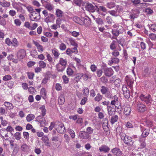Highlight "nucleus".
Here are the masks:
<instances>
[{"instance_id":"nucleus-1","label":"nucleus","mask_w":156,"mask_h":156,"mask_svg":"<svg viewBox=\"0 0 156 156\" xmlns=\"http://www.w3.org/2000/svg\"><path fill=\"white\" fill-rule=\"evenodd\" d=\"M107 98L109 99L112 100L111 102V105H114L115 108L117 109L121 108L120 103L119 101L118 97L116 95H113L112 94H108L107 95Z\"/></svg>"},{"instance_id":"nucleus-2","label":"nucleus","mask_w":156,"mask_h":156,"mask_svg":"<svg viewBox=\"0 0 156 156\" xmlns=\"http://www.w3.org/2000/svg\"><path fill=\"white\" fill-rule=\"evenodd\" d=\"M120 136L121 139L123 141L124 143L126 144L129 146L133 145L134 142L131 137L126 135L125 134L123 133H120Z\"/></svg>"},{"instance_id":"nucleus-3","label":"nucleus","mask_w":156,"mask_h":156,"mask_svg":"<svg viewBox=\"0 0 156 156\" xmlns=\"http://www.w3.org/2000/svg\"><path fill=\"white\" fill-rule=\"evenodd\" d=\"M55 129L59 133H63L65 132V127L63 124L59 122H55Z\"/></svg>"},{"instance_id":"nucleus-4","label":"nucleus","mask_w":156,"mask_h":156,"mask_svg":"<svg viewBox=\"0 0 156 156\" xmlns=\"http://www.w3.org/2000/svg\"><path fill=\"white\" fill-rule=\"evenodd\" d=\"M139 98L142 101L145 102L147 104L151 103L152 101L151 96L150 95L141 94Z\"/></svg>"},{"instance_id":"nucleus-5","label":"nucleus","mask_w":156,"mask_h":156,"mask_svg":"<svg viewBox=\"0 0 156 156\" xmlns=\"http://www.w3.org/2000/svg\"><path fill=\"white\" fill-rule=\"evenodd\" d=\"M100 91L102 94H105V97L107 98V95L108 94H112L110 91L109 88L104 86H102L101 87Z\"/></svg>"},{"instance_id":"nucleus-6","label":"nucleus","mask_w":156,"mask_h":156,"mask_svg":"<svg viewBox=\"0 0 156 156\" xmlns=\"http://www.w3.org/2000/svg\"><path fill=\"white\" fill-rule=\"evenodd\" d=\"M81 25H84L86 27H89L91 23V21L90 19L87 17L85 18L82 17Z\"/></svg>"},{"instance_id":"nucleus-7","label":"nucleus","mask_w":156,"mask_h":156,"mask_svg":"<svg viewBox=\"0 0 156 156\" xmlns=\"http://www.w3.org/2000/svg\"><path fill=\"white\" fill-rule=\"evenodd\" d=\"M30 18L32 21H37L40 18V14L37 13L35 11H34L30 15Z\"/></svg>"},{"instance_id":"nucleus-8","label":"nucleus","mask_w":156,"mask_h":156,"mask_svg":"<svg viewBox=\"0 0 156 156\" xmlns=\"http://www.w3.org/2000/svg\"><path fill=\"white\" fill-rule=\"evenodd\" d=\"M26 55V51L23 49L20 50L17 53V57L20 60L23 58Z\"/></svg>"},{"instance_id":"nucleus-9","label":"nucleus","mask_w":156,"mask_h":156,"mask_svg":"<svg viewBox=\"0 0 156 156\" xmlns=\"http://www.w3.org/2000/svg\"><path fill=\"white\" fill-rule=\"evenodd\" d=\"M125 80L126 82L127 85L131 88L133 89V84L134 83V80L133 79L126 77Z\"/></svg>"},{"instance_id":"nucleus-10","label":"nucleus","mask_w":156,"mask_h":156,"mask_svg":"<svg viewBox=\"0 0 156 156\" xmlns=\"http://www.w3.org/2000/svg\"><path fill=\"white\" fill-rule=\"evenodd\" d=\"M104 73L106 76L110 77L113 74L114 71L111 68H105L104 69Z\"/></svg>"},{"instance_id":"nucleus-11","label":"nucleus","mask_w":156,"mask_h":156,"mask_svg":"<svg viewBox=\"0 0 156 156\" xmlns=\"http://www.w3.org/2000/svg\"><path fill=\"white\" fill-rule=\"evenodd\" d=\"M137 108L139 112H144L147 109L145 105L140 102H139L137 104Z\"/></svg>"},{"instance_id":"nucleus-12","label":"nucleus","mask_w":156,"mask_h":156,"mask_svg":"<svg viewBox=\"0 0 156 156\" xmlns=\"http://www.w3.org/2000/svg\"><path fill=\"white\" fill-rule=\"evenodd\" d=\"M86 9L89 12H94L96 9L97 7L94 6L91 4H88L85 7Z\"/></svg>"},{"instance_id":"nucleus-13","label":"nucleus","mask_w":156,"mask_h":156,"mask_svg":"<svg viewBox=\"0 0 156 156\" xmlns=\"http://www.w3.org/2000/svg\"><path fill=\"white\" fill-rule=\"evenodd\" d=\"M111 151L114 155L116 156H120L122 154V151H120V149L117 147H115L112 149Z\"/></svg>"},{"instance_id":"nucleus-14","label":"nucleus","mask_w":156,"mask_h":156,"mask_svg":"<svg viewBox=\"0 0 156 156\" xmlns=\"http://www.w3.org/2000/svg\"><path fill=\"white\" fill-rule=\"evenodd\" d=\"M79 136L80 138L85 139H88L90 136L89 134L84 131H80L79 133Z\"/></svg>"},{"instance_id":"nucleus-15","label":"nucleus","mask_w":156,"mask_h":156,"mask_svg":"<svg viewBox=\"0 0 156 156\" xmlns=\"http://www.w3.org/2000/svg\"><path fill=\"white\" fill-rule=\"evenodd\" d=\"M34 44L37 47L38 52L42 53L44 51V49L43 47L37 41H33Z\"/></svg>"},{"instance_id":"nucleus-16","label":"nucleus","mask_w":156,"mask_h":156,"mask_svg":"<svg viewBox=\"0 0 156 156\" xmlns=\"http://www.w3.org/2000/svg\"><path fill=\"white\" fill-rule=\"evenodd\" d=\"M110 150V148L105 145H102L99 147V150L100 152H104L105 153L108 152Z\"/></svg>"},{"instance_id":"nucleus-17","label":"nucleus","mask_w":156,"mask_h":156,"mask_svg":"<svg viewBox=\"0 0 156 156\" xmlns=\"http://www.w3.org/2000/svg\"><path fill=\"white\" fill-rule=\"evenodd\" d=\"M143 129L141 127V131H142V133L141 136H142V138H145L149 134L150 130L149 129H145L144 130H143Z\"/></svg>"},{"instance_id":"nucleus-18","label":"nucleus","mask_w":156,"mask_h":156,"mask_svg":"<svg viewBox=\"0 0 156 156\" xmlns=\"http://www.w3.org/2000/svg\"><path fill=\"white\" fill-rule=\"evenodd\" d=\"M43 14L44 15V20L47 23L51 22V20L49 18V15L48 12L46 10H44L42 12Z\"/></svg>"},{"instance_id":"nucleus-19","label":"nucleus","mask_w":156,"mask_h":156,"mask_svg":"<svg viewBox=\"0 0 156 156\" xmlns=\"http://www.w3.org/2000/svg\"><path fill=\"white\" fill-rule=\"evenodd\" d=\"M37 120L38 122L41 125H42L46 123L45 119L43 116H38L37 117Z\"/></svg>"},{"instance_id":"nucleus-20","label":"nucleus","mask_w":156,"mask_h":156,"mask_svg":"<svg viewBox=\"0 0 156 156\" xmlns=\"http://www.w3.org/2000/svg\"><path fill=\"white\" fill-rule=\"evenodd\" d=\"M41 140L44 142L46 145L50 146L49 140L47 136H43L41 138Z\"/></svg>"},{"instance_id":"nucleus-21","label":"nucleus","mask_w":156,"mask_h":156,"mask_svg":"<svg viewBox=\"0 0 156 156\" xmlns=\"http://www.w3.org/2000/svg\"><path fill=\"white\" fill-rule=\"evenodd\" d=\"M131 111V108L130 106H125L124 108V113L127 115H130Z\"/></svg>"},{"instance_id":"nucleus-22","label":"nucleus","mask_w":156,"mask_h":156,"mask_svg":"<svg viewBox=\"0 0 156 156\" xmlns=\"http://www.w3.org/2000/svg\"><path fill=\"white\" fill-rule=\"evenodd\" d=\"M58 63L66 67L67 65V60L65 59H63L62 58H59Z\"/></svg>"},{"instance_id":"nucleus-23","label":"nucleus","mask_w":156,"mask_h":156,"mask_svg":"<svg viewBox=\"0 0 156 156\" xmlns=\"http://www.w3.org/2000/svg\"><path fill=\"white\" fill-rule=\"evenodd\" d=\"M52 52L55 58H58L60 55L58 50L56 48H54L52 49Z\"/></svg>"},{"instance_id":"nucleus-24","label":"nucleus","mask_w":156,"mask_h":156,"mask_svg":"<svg viewBox=\"0 0 156 156\" xmlns=\"http://www.w3.org/2000/svg\"><path fill=\"white\" fill-rule=\"evenodd\" d=\"M56 69L58 72H62L63 71L65 68L66 67L63 66L62 65L60 64L59 63H57L56 66Z\"/></svg>"},{"instance_id":"nucleus-25","label":"nucleus","mask_w":156,"mask_h":156,"mask_svg":"<svg viewBox=\"0 0 156 156\" xmlns=\"http://www.w3.org/2000/svg\"><path fill=\"white\" fill-rule=\"evenodd\" d=\"M64 12L59 9H57L55 12V15L59 18H61L63 16Z\"/></svg>"},{"instance_id":"nucleus-26","label":"nucleus","mask_w":156,"mask_h":156,"mask_svg":"<svg viewBox=\"0 0 156 156\" xmlns=\"http://www.w3.org/2000/svg\"><path fill=\"white\" fill-rule=\"evenodd\" d=\"M107 108L109 115H112L114 114L115 110L114 108L111 107L110 106H108Z\"/></svg>"},{"instance_id":"nucleus-27","label":"nucleus","mask_w":156,"mask_h":156,"mask_svg":"<svg viewBox=\"0 0 156 156\" xmlns=\"http://www.w3.org/2000/svg\"><path fill=\"white\" fill-rule=\"evenodd\" d=\"M145 139L144 138H140L139 141L140 143V146L141 148L145 147L146 146V143L145 142Z\"/></svg>"},{"instance_id":"nucleus-28","label":"nucleus","mask_w":156,"mask_h":156,"mask_svg":"<svg viewBox=\"0 0 156 156\" xmlns=\"http://www.w3.org/2000/svg\"><path fill=\"white\" fill-rule=\"evenodd\" d=\"M35 118L34 115L32 114H30L27 115L26 117V119L27 122H30L33 120Z\"/></svg>"},{"instance_id":"nucleus-29","label":"nucleus","mask_w":156,"mask_h":156,"mask_svg":"<svg viewBox=\"0 0 156 156\" xmlns=\"http://www.w3.org/2000/svg\"><path fill=\"white\" fill-rule=\"evenodd\" d=\"M0 5L3 7H7L10 6V3L6 1H3L2 2H0Z\"/></svg>"},{"instance_id":"nucleus-30","label":"nucleus","mask_w":156,"mask_h":156,"mask_svg":"<svg viewBox=\"0 0 156 156\" xmlns=\"http://www.w3.org/2000/svg\"><path fill=\"white\" fill-rule=\"evenodd\" d=\"M0 120H1V125L4 126H6L8 124V122L7 121L4 119L2 116L0 117Z\"/></svg>"},{"instance_id":"nucleus-31","label":"nucleus","mask_w":156,"mask_h":156,"mask_svg":"<svg viewBox=\"0 0 156 156\" xmlns=\"http://www.w3.org/2000/svg\"><path fill=\"white\" fill-rule=\"evenodd\" d=\"M11 45L14 47H17L19 45V43L16 38H13L11 41Z\"/></svg>"},{"instance_id":"nucleus-32","label":"nucleus","mask_w":156,"mask_h":156,"mask_svg":"<svg viewBox=\"0 0 156 156\" xmlns=\"http://www.w3.org/2000/svg\"><path fill=\"white\" fill-rule=\"evenodd\" d=\"M73 20L80 25H81V24L82 23V17L80 18L77 16H75L73 18Z\"/></svg>"},{"instance_id":"nucleus-33","label":"nucleus","mask_w":156,"mask_h":156,"mask_svg":"<svg viewBox=\"0 0 156 156\" xmlns=\"http://www.w3.org/2000/svg\"><path fill=\"white\" fill-rule=\"evenodd\" d=\"M29 149V147L26 144H23L22 145L21 147V149L22 150L24 151H27Z\"/></svg>"},{"instance_id":"nucleus-34","label":"nucleus","mask_w":156,"mask_h":156,"mask_svg":"<svg viewBox=\"0 0 156 156\" xmlns=\"http://www.w3.org/2000/svg\"><path fill=\"white\" fill-rule=\"evenodd\" d=\"M118 119V116L117 115H115L112 116L111 119V122L112 124H113L116 122Z\"/></svg>"},{"instance_id":"nucleus-35","label":"nucleus","mask_w":156,"mask_h":156,"mask_svg":"<svg viewBox=\"0 0 156 156\" xmlns=\"http://www.w3.org/2000/svg\"><path fill=\"white\" fill-rule=\"evenodd\" d=\"M45 8L49 11H51L53 10L54 6L52 5L50 3H48L46 5Z\"/></svg>"},{"instance_id":"nucleus-36","label":"nucleus","mask_w":156,"mask_h":156,"mask_svg":"<svg viewBox=\"0 0 156 156\" xmlns=\"http://www.w3.org/2000/svg\"><path fill=\"white\" fill-rule=\"evenodd\" d=\"M22 98L21 96L19 94H16L14 96V99L18 102H20L22 100Z\"/></svg>"},{"instance_id":"nucleus-37","label":"nucleus","mask_w":156,"mask_h":156,"mask_svg":"<svg viewBox=\"0 0 156 156\" xmlns=\"http://www.w3.org/2000/svg\"><path fill=\"white\" fill-rule=\"evenodd\" d=\"M39 66L41 68L44 69L46 67V63L44 61H40L38 62Z\"/></svg>"},{"instance_id":"nucleus-38","label":"nucleus","mask_w":156,"mask_h":156,"mask_svg":"<svg viewBox=\"0 0 156 156\" xmlns=\"http://www.w3.org/2000/svg\"><path fill=\"white\" fill-rule=\"evenodd\" d=\"M66 48V45L63 43H61L59 44V49L61 51H64Z\"/></svg>"},{"instance_id":"nucleus-39","label":"nucleus","mask_w":156,"mask_h":156,"mask_svg":"<svg viewBox=\"0 0 156 156\" xmlns=\"http://www.w3.org/2000/svg\"><path fill=\"white\" fill-rule=\"evenodd\" d=\"M58 101L59 104H63L65 102V99L64 97L62 96H60L58 98Z\"/></svg>"},{"instance_id":"nucleus-40","label":"nucleus","mask_w":156,"mask_h":156,"mask_svg":"<svg viewBox=\"0 0 156 156\" xmlns=\"http://www.w3.org/2000/svg\"><path fill=\"white\" fill-rule=\"evenodd\" d=\"M106 6L110 9H111L115 6V3L113 2H108Z\"/></svg>"},{"instance_id":"nucleus-41","label":"nucleus","mask_w":156,"mask_h":156,"mask_svg":"<svg viewBox=\"0 0 156 156\" xmlns=\"http://www.w3.org/2000/svg\"><path fill=\"white\" fill-rule=\"evenodd\" d=\"M7 132H10L11 134L13 135V134L12 133V132H14V129L11 126H8L5 129Z\"/></svg>"},{"instance_id":"nucleus-42","label":"nucleus","mask_w":156,"mask_h":156,"mask_svg":"<svg viewBox=\"0 0 156 156\" xmlns=\"http://www.w3.org/2000/svg\"><path fill=\"white\" fill-rule=\"evenodd\" d=\"M83 94L85 97H87L89 94V90L87 87H85L83 90Z\"/></svg>"},{"instance_id":"nucleus-43","label":"nucleus","mask_w":156,"mask_h":156,"mask_svg":"<svg viewBox=\"0 0 156 156\" xmlns=\"http://www.w3.org/2000/svg\"><path fill=\"white\" fill-rule=\"evenodd\" d=\"M15 138L17 140H19L21 139V133L20 132H16L14 135Z\"/></svg>"},{"instance_id":"nucleus-44","label":"nucleus","mask_w":156,"mask_h":156,"mask_svg":"<svg viewBox=\"0 0 156 156\" xmlns=\"http://www.w3.org/2000/svg\"><path fill=\"white\" fill-rule=\"evenodd\" d=\"M66 71L67 75L69 76H72L74 73V71L73 69L69 68H67Z\"/></svg>"},{"instance_id":"nucleus-45","label":"nucleus","mask_w":156,"mask_h":156,"mask_svg":"<svg viewBox=\"0 0 156 156\" xmlns=\"http://www.w3.org/2000/svg\"><path fill=\"white\" fill-rule=\"evenodd\" d=\"M7 132L5 129H2L0 130V134L2 137L4 138V136Z\"/></svg>"},{"instance_id":"nucleus-46","label":"nucleus","mask_w":156,"mask_h":156,"mask_svg":"<svg viewBox=\"0 0 156 156\" xmlns=\"http://www.w3.org/2000/svg\"><path fill=\"white\" fill-rule=\"evenodd\" d=\"M150 53L152 55V56L156 57V49L152 48L150 50Z\"/></svg>"},{"instance_id":"nucleus-47","label":"nucleus","mask_w":156,"mask_h":156,"mask_svg":"<svg viewBox=\"0 0 156 156\" xmlns=\"http://www.w3.org/2000/svg\"><path fill=\"white\" fill-rule=\"evenodd\" d=\"M102 98V97L101 94L99 93H98L97 94L96 97L94 98L95 101L98 102L100 101Z\"/></svg>"},{"instance_id":"nucleus-48","label":"nucleus","mask_w":156,"mask_h":156,"mask_svg":"<svg viewBox=\"0 0 156 156\" xmlns=\"http://www.w3.org/2000/svg\"><path fill=\"white\" fill-rule=\"evenodd\" d=\"M150 29L154 32H156V24H151L149 27Z\"/></svg>"},{"instance_id":"nucleus-49","label":"nucleus","mask_w":156,"mask_h":156,"mask_svg":"<svg viewBox=\"0 0 156 156\" xmlns=\"http://www.w3.org/2000/svg\"><path fill=\"white\" fill-rule=\"evenodd\" d=\"M69 41L71 45L75 47H77L78 44L74 40L70 39H69Z\"/></svg>"},{"instance_id":"nucleus-50","label":"nucleus","mask_w":156,"mask_h":156,"mask_svg":"<svg viewBox=\"0 0 156 156\" xmlns=\"http://www.w3.org/2000/svg\"><path fill=\"white\" fill-rule=\"evenodd\" d=\"M125 97L127 99L129 98L130 97V92L129 90L123 92Z\"/></svg>"},{"instance_id":"nucleus-51","label":"nucleus","mask_w":156,"mask_h":156,"mask_svg":"<svg viewBox=\"0 0 156 156\" xmlns=\"http://www.w3.org/2000/svg\"><path fill=\"white\" fill-rule=\"evenodd\" d=\"M112 33L114 37H117L119 35V32L116 30H112Z\"/></svg>"},{"instance_id":"nucleus-52","label":"nucleus","mask_w":156,"mask_h":156,"mask_svg":"<svg viewBox=\"0 0 156 156\" xmlns=\"http://www.w3.org/2000/svg\"><path fill=\"white\" fill-rule=\"evenodd\" d=\"M62 20L60 18H58L56 21V24L58 27V28L60 27V25L62 23Z\"/></svg>"},{"instance_id":"nucleus-53","label":"nucleus","mask_w":156,"mask_h":156,"mask_svg":"<svg viewBox=\"0 0 156 156\" xmlns=\"http://www.w3.org/2000/svg\"><path fill=\"white\" fill-rule=\"evenodd\" d=\"M95 21L97 23L100 25H102L104 23L102 20L100 18H97Z\"/></svg>"},{"instance_id":"nucleus-54","label":"nucleus","mask_w":156,"mask_h":156,"mask_svg":"<svg viewBox=\"0 0 156 156\" xmlns=\"http://www.w3.org/2000/svg\"><path fill=\"white\" fill-rule=\"evenodd\" d=\"M71 33L72 36L75 37H78L80 34L79 32H76L75 31H73Z\"/></svg>"},{"instance_id":"nucleus-55","label":"nucleus","mask_w":156,"mask_h":156,"mask_svg":"<svg viewBox=\"0 0 156 156\" xmlns=\"http://www.w3.org/2000/svg\"><path fill=\"white\" fill-rule=\"evenodd\" d=\"M14 23L16 26H20L21 23L20 20L18 19H16L14 20Z\"/></svg>"},{"instance_id":"nucleus-56","label":"nucleus","mask_w":156,"mask_h":156,"mask_svg":"<svg viewBox=\"0 0 156 156\" xmlns=\"http://www.w3.org/2000/svg\"><path fill=\"white\" fill-rule=\"evenodd\" d=\"M108 12L112 15L117 16H118V15L117 14V12L115 10H112V11H108Z\"/></svg>"},{"instance_id":"nucleus-57","label":"nucleus","mask_w":156,"mask_h":156,"mask_svg":"<svg viewBox=\"0 0 156 156\" xmlns=\"http://www.w3.org/2000/svg\"><path fill=\"white\" fill-rule=\"evenodd\" d=\"M4 105L7 108H10L13 107L12 104L8 102H4Z\"/></svg>"},{"instance_id":"nucleus-58","label":"nucleus","mask_w":156,"mask_h":156,"mask_svg":"<svg viewBox=\"0 0 156 156\" xmlns=\"http://www.w3.org/2000/svg\"><path fill=\"white\" fill-rule=\"evenodd\" d=\"M68 131L69 133L70 134L71 137L72 138H74L75 137V134L74 131L71 129H69L68 130Z\"/></svg>"},{"instance_id":"nucleus-59","label":"nucleus","mask_w":156,"mask_h":156,"mask_svg":"<svg viewBox=\"0 0 156 156\" xmlns=\"http://www.w3.org/2000/svg\"><path fill=\"white\" fill-rule=\"evenodd\" d=\"M98 9H99V10L102 11L103 12L107 13V10L105 7L103 6H100Z\"/></svg>"},{"instance_id":"nucleus-60","label":"nucleus","mask_w":156,"mask_h":156,"mask_svg":"<svg viewBox=\"0 0 156 156\" xmlns=\"http://www.w3.org/2000/svg\"><path fill=\"white\" fill-rule=\"evenodd\" d=\"M11 78L12 77L10 75H7L3 77V80L4 81H7L11 80Z\"/></svg>"},{"instance_id":"nucleus-61","label":"nucleus","mask_w":156,"mask_h":156,"mask_svg":"<svg viewBox=\"0 0 156 156\" xmlns=\"http://www.w3.org/2000/svg\"><path fill=\"white\" fill-rule=\"evenodd\" d=\"M41 115L42 116H44L45 114L46 110L45 109V107L44 106H42L41 108Z\"/></svg>"},{"instance_id":"nucleus-62","label":"nucleus","mask_w":156,"mask_h":156,"mask_svg":"<svg viewBox=\"0 0 156 156\" xmlns=\"http://www.w3.org/2000/svg\"><path fill=\"white\" fill-rule=\"evenodd\" d=\"M28 91L30 94H33L34 93L35 90L33 87H30L28 88Z\"/></svg>"},{"instance_id":"nucleus-63","label":"nucleus","mask_w":156,"mask_h":156,"mask_svg":"<svg viewBox=\"0 0 156 156\" xmlns=\"http://www.w3.org/2000/svg\"><path fill=\"white\" fill-rule=\"evenodd\" d=\"M82 75L81 74H79L77 75L74 78V80L76 82H78L81 79V78Z\"/></svg>"},{"instance_id":"nucleus-64","label":"nucleus","mask_w":156,"mask_h":156,"mask_svg":"<svg viewBox=\"0 0 156 156\" xmlns=\"http://www.w3.org/2000/svg\"><path fill=\"white\" fill-rule=\"evenodd\" d=\"M107 22L109 24H111L112 21V17L110 16H107L106 18Z\"/></svg>"}]
</instances>
